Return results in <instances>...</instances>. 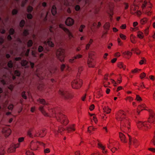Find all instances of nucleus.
<instances>
[{
    "mask_svg": "<svg viewBox=\"0 0 155 155\" xmlns=\"http://www.w3.org/2000/svg\"><path fill=\"white\" fill-rule=\"evenodd\" d=\"M57 109H50L49 111L53 117H55L58 121L64 125H67L68 123V120L66 117L63 114L58 113L55 114Z\"/></svg>",
    "mask_w": 155,
    "mask_h": 155,
    "instance_id": "7ed1b4c3",
    "label": "nucleus"
},
{
    "mask_svg": "<svg viewBox=\"0 0 155 155\" xmlns=\"http://www.w3.org/2000/svg\"><path fill=\"white\" fill-rule=\"evenodd\" d=\"M39 109L44 116L47 117H50V115L48 114L45 111L43 106H40Z\"/></svg>",
    "mask_w": 155,
    "mask_h": 155,
    "instance_id": "2eb2a0df",
    "label": "nucleus"
},
{
    "mask_svg": "<svg viewBox=\"0 0 155 155\" xmlns=\"http://www.w3.org/2000/svg\"><path fill=\"white\" fill-rule=\"evenodd\" d=\"M119 137L123 143H126L127 142V138L122 133L119 132Z\"/></svg>",
    "mask_w": 155,
    "mask_h": 155,
    "instance_id": "ddd939ff",
    "label": "nucleus"
},
{
    "mask_svg": "<svg viewBox=\"0 0 155 155\" xmlns=\"http://www.w3.org/2000/svg\"><path fill=\"white\" fill-rule=\"evenodd\" d=\"M132 51H133L135 53H136L138 55L140 53V51L137 48H135L134 49H132Z\"/></svg>",
    "mask_w": 155,
    "mask_h": 155,
    "instance_id": "7c9ffc66",
    "label": "nucleus"
},
{
    "mask_svg": "<svg viewBox=\"0 0 155 155\" xmlns=\"http://www.w3.org/2000/svg\"><path fill=\"white\" fill-rule=\"evenodd\" d=\"M135 13L138 16L140 15L141 14V12L139 11L136 12Z\"/></svg>",
    "mask_w": 155,
    "mask_h": 155,
    "instance_id": "774afa93",
    "label": "nucleus"
},
{
    "mask_svg": "<svg viewBox=\"0 0 155 155\" xmlns=\"http://www.w3.org/2000/svg\"><path fill=\"white\" fill-rule=\"evenodd\" d=\"M25 20H22L19 23V25L20 27L21 28H23L25 24Z\"/></svg>",
    "mask_w": 155,
    "mask_h": 155,
    "instance_id": "cd10ccee",
    "label": "nucleus"
},
{
    "mask_svg": "<svg viewBox=\"0 0 155 155\" xmlns=\"http://www.w3.org/2000/svg\"><path fill=\"white\" fill-rule=\"evenodd\" d=\"M51 12L53 15H55L57 13L56 8L55 5H53L51 9Z\"/></svg>",
    "mask_w": 155,
    "mask_h": 155,
    "instance_id": "5701e85b",
    "label": "nucleus"
},
{
    "mask_svg": "<svg viewBox=\"0 0 155 155\" xmlns=\"http://www.w3.org/2000/svg\"><path fill=\"white\" fill-rule=\"evenodd\" d=\"M18 10L16 9H14L12 12V14L13 15L17 14L18 13Z\"/></svg>",
    "mask_w": 155,
    "mask_h": 155,
    "instance_id": "79ce46f5",
    "label": "nucleus"
},
{
    "mask_svg": "<svg viewBox=\"0 0 155 155\" xmlns=\"http://www.w3.org/2000/svg\"><path fill=\"white\" fill-rule=\"evenodd\" d=\"M148 29L149 28H147L144 30V32L146 35H147L148 34Z\"/></svg>",
    "mask_w": 155,
    "mask_h": 155,
    "instance_id": "6e6d98bb",
    "label": "nucleus"
},
{
    "mask_svg": "<svg viewBox=\"0 0 155 155\" xmlns=\"http://www.w3.org/2000/svg\"><path fill=\"white\" fill-rule=\"evenodd\" d=\"M24 140V138L23 137H20L18 138V141L19 142H22Z\"/></svg>",
    "mask_w": 155,
    "mask_h": 155,
    "instance_id": "69168bd1",
    "label": "nucleus"
},
{
    "mask_svg": "<svg viewBox=\"0 0 155 155\" xmlns=\"http://www.w3.org/2000/svg\"><path fill=\"white\" fill-rule=\"evenodd\" d=\"M142 59L139 62V63L140 64H143L144 62L146 61L145 59L144 58H142Z\"/></svg>",
    "mask_w": 155,
    "mask_h": 155,
    "instance_id": "603ef678",
    "label": "nucleus"
},
{
    "mask_svg": "<svg viewBox=\"0 0 155 155\" xmlns=\"http://www.w3.org/2000/svg\"><path fill=\"white\" fill-rule=\"evenodd\" d=\"M1 82L2 83V84H3L4 85H7V83L5 81V80L4 79H2L1 81Z\"/></svg>",
    "mask_w": 155,
    "mask_h": 155,
    "instance_id": "052dcab7",
    "label": "nucleus"
},
{
    "mask_svg": "<svg viewBox=\"0 0 155 155\" xmlns=\"http://www.w3.org/2000/svg\"><path fill=\"white\" fill-rule=\"evenodd\" d=\"M117 41L119 45L120 46L122 45V43L121 42V40L119 38H118Z\"/></svg>",
    "mask_w": 155,
    "mask_h": 155,
    "instance_id": "0e129e2a",
    "label": "nucleus"
},
{
    "mask_svg": "<svg viewBox=\"0 0 155 155\" xmlns=\"http://www.w3.org/2000/svg\"><path fill=\"white\" fill-rule=\"evenodd\" d=\"M120 38H121L122 39H123L124 40H125L126 39V36L125 35H124L123 34H120Z\"/></svg>",
    "mask_w": 155,
    "mask_h": 155,
    "instance_id": "09e8293b",
    "label": "nucleus"
},
{
    "mask_svg": "<svg viewBox=\"0 0 155 155\" xmlns=\"http://www.w3.org/2000/svg\"><path fill=\"white\" fill-rule=\"evenodd\" d=\"M43 48L42 46H39L38 47V50L39 52H41L43 51Z\"/></svg>",
    "mask_w": 155,
    "mask_h": 155,
    "instance_id": "37998d69",
    "label": "nucleus"
},
{
    "mask_svg": "<svg viewBox=\"0 0 155 155\" xmlns=\"http://www.w3.org/2000/svg\"><path fill=\"white\" fill-rule=\"evenodd\" d=\"M149 112L150 113V117L147 121H139L137 123L138 127L143 130L150 129L151 127V123L155 122V113L150 110H149Z\"/></svg>",
    "mask_w": 155,
    "mask_h": 155,
    "instance_id": "f03ea898",
    "label": "nucleus"
},
{
    "mask_svg": "<svg viewBox=\"0 0 155 155\" xmlns=\"http://www.w3.org/2000/svg\"><path fill=\"white\" fill-rule=\"evenodd\" d=\"M27 18L28 19H31L32 18V15L30 14H28L27 15Z\"/></svg>",
    "mask_w": 155,
    "mask_h": 155,
    "instance_id": "13d9d810",
    "label": "nucleus"
},
{
    "mask_svg": "<svg viewBox=\"0 0 155 155\" xmlns=\"http://www.w3.org/2000/svg\"><path fill=\"white\" fill-rule=\"evenodd\" d=\"M89 58L88 60L87 64L89 67H94V63L92 61L93 59L91 58V56L89 55Z\"/></svg>",
    "mask_w": 155,
    "mask_h": 155,
    "instance_id": "4468645a",
    "label": "nucleus"
},
{
    "mask_svg": "<svg viewBox=\"0 0 155 155\" xmlns=\"http://www.w3.org/2000/svg\"><path fill=\"white\" fill-rule=\"evenodd\" d=\"M94 128L92 127H88V132L90 133H91V131L93 130H94Z\"/></svg>",
    "mask_w": 155,
    "mask_h": 155,
    "instance_id": "a19ab883",
    "label": "nucleus"
},
{
    "mask_svg": "<svg viewBox=\"0 0 155 155\" xmlns=\"http://www.w3.org/2000/svg\"><path fill=\"white\" fill-rule=\"evenodd\" d=\"M126 100H128L130 101H131L133 100V99L131 97H128L126 98Z\"/></svg>",
    "mask_w": 155,
    "mask_h": 155,
    "instance_id": "e2e57ef3",
    "label": "nucleus"
},
{
    "mask_svg": "<svg viewBox=\"0 0 155 155\" xmlns=\"http://www.w3.org/2000/svg\"><path fill=\"white\" fill-rule=\"evenodd\" d=\"M44 43L46 45H48L51 47H53L54 46V43L51 41V39H48L47 41H45Z\"/></svg>",
    "mask_w": 155,
    "mask_h": 155,
    "instance_id": "a211bd4d",
    "label": "nucleus"
},
{
    "mask_svg": "<svg viewBox=\"0 0 155 155\" xmlns=\"http://www.w3.org/2000/svg\"><path fill=\"white\" fill-rule=\"evenodd\" d=\"M29 34L28 30L27 29H25L24 31L23 34V35L25 36H26Z\"/></svg>",
    "mask_w": 155,
    "mask_h": 155,
    "instance_id": "c756f323",
    "label": "nucleus"
},
{
    "mask_svg": "<svg viewBox=\"0 0 155 155\" xmlns=\"http://www.w3.org/2000/svg\"><path fill=\"white\" fill-rule=\"evenodd\" d=\"M74 124H73L70 127H67V131L69 132L75 130V129L74 128Z\"/></svg>",
    "mask_w": 155,
    "mask_h": 155,
    "instance_id": "4be33fe9",
    "label": "nucleus"
},
{
    "mask_svg": "<svg viewBox=\"0 0 155 155\" xmlns=\"http://www.w3.org/2000/svg\"><path fill=\"white\" fill-rule=\"evenodd\" d=\"M129 140V145L130 146L132 143H133L134 146L136 147L139 145V143L137 142V140L134 138H132L130 136L128 135Z\"/></svg>",
    "mask_w": 155,
    "mask_h": 155,
    "instance_id": "0eeeda50",
    "label": "nucleus"
},
{
    "mask_svg": "<svg viewBox=\"0 0 155 155\" xmlns=\"http://www.w3.org/2000/svg\"><path fill=\"white\" fill-rule=\"evenodd\" d=\"M123 54L124 55H126L127 56L130 57L132 54V53L129 51H126L123 52Z\"/></svg>",
    "mask_w": 155,
    "mask_h": 155,
    "instance_id": "bb28decb",
    "label": "nucleus"
},
{
    "mask_svg": "<svg viewBox=\"0 0 155 155\" xmlns=\"http://www.w3.org/2000/svg\"><path fill=\"white\" fill-rule=\"evenodd\" d=\"M85 27V26L84 25H81L78 28L79 31L80 32H83V29Z\"/></svg>",
    "mask_w": 155,
    "mask_h": 155,
    "instance_id": "c85d7f7f",
    "label": "nucleus"
},
{
    "mask_svg": "<svg viewBox=\"0 0 155 155\" xmlns=\"http://www.w3.org/2000/svg\"><path fill=\"white\" fill-rule=\"evenodd\" d=\"M8 89L12 91L14 88V86L12 84H10L9 85L7 86Z\"/></svg>",
    "mask_w": 155,
    "mask_h": 155,
    "instance_id": "a18cd8bd",
    "label": "nucleus"
},
{
    "mask_svg": "<svg viewBox=\"0 0 155 155\" xmlns=\"http://www.w3.org/2000/svg\"><path fill=\"white\" fill-rule=\"evenodd\" d=\"M4 40L3 38L0 37V44L2 45L4 42Z\"/></svg>",
    "mask_w": 155,
    "mask_h": 155,
    "instance_id": "8fccbe9b",
    "label": "nucleus"
},
{
    "mask_svg": "<svg viewBox=\"0 0 155 155\" xmlns=\"http://www.w3.org/2000/svg\"><path fill=\"white\" fill-rule=\"evenodd\" d=\"M140 70H141L140 69H138L137 68H136L132 71V72L133 73H136V72H138V71H140Z\"/></svg>",
    "mask_w": 155,
    "mask_h": 155,
    "instance_id": "680f3d73",
    "label": "nucleus"
},
{
    "mask_svg": "<svg viewBox=\"0 0 155 155\" xmlns=\"http://www.w3.org/2000/svg\"><path fill=\"white\" fill-rule=\"evenodd\" d=\"M56 55L60 61L62 62L65 57L64 50V49L60 48L56 50Z\"/></svg>",
    "mask_w": 155,
    "mask_h": 155,
    "instance_id": "20e7f679",
    "label": "nucleus"
},
{
    "mask_svg": "<svg viewBox=\"0 0 155 155\" xmlns=\"http://www.w3.org/2000/svg\"><path fill=\"white\" fill-rule=\"evenodd\" d=\"M26 153V155H34L32 152L29 151H27Z\"/></svg>",
    "mask_w": 155,
    "mask_h": 155,
    "instance_id": "864d4df0",
    "label": "nucleus"
},
{
    "mask_svg": "<svg viewBox=\"0 0 155 155\" xmlns=\"http://www.w3.org/2000/svg\"><path fill=\"white\" fill-rule=\"evenodd\" d=\"M110 24L109 23L106 22L105 23L104 26V28L107 31L109 29Z\"/></svg>",
    "mask_w": 155,
    "mask_h": 155,
    "instance_id": "393cba45",
    "label": "nucleus"
},
{
    "mask_svg": "<svg viewBox=\"0 0 155 155\" xmlns=\"http://www.w3.org/2000/svg\"><path fill=\"white\" fill-rule=\"evenodd\" d=\"M3 132L5 134L6 136H8L11 134V130L9 129L5 128L3 129Z\"/></svg>",
    "mask_w": 155,
    "mask_h": 155,
    "instance_id": "f3484780",
    "label": "nucleus"
},
{
    "mask_svg": "<svg viewBox=\"0 0 155 155\" xmlns=\"http://www.w3.org/2000/svg\"><path fill=\"white\" fill-rule=\"evenodd\" d=\"M28 63V62L26 60H23L21 61V64L23 66H27Z\"/></svg>",
    "mask_w": 155,
    "mask_h": 155,
    "instance_id": "a878e982",
    "label": "nucleus"
},
{
    "mask_svg": "<svg viewBox=\"0 0 155 155\" xmlns=\"http://www.w3.org/2000/svg\"><path fill=\"white\" fill-rule=\"evenodd\" d=\"M98 146L102 150V152L106 154L107 152V150L105 149V147L104 146L100 143L98 144Z\"/></svg>",
    "mask_w": 155,
    "mask_h": 155,
    "instance_id": "aec40b11",
    "label": "nucleus"
},
{
    "mask_svg": "<svg viewBox=\"0 0 155 155\" xmlns=\"http://www.w3.org/2000/svg\"><path fill=\"white\" fill-rule=\"evenodd\" d=\"M147 21V19L146 18H144L141 19L140 20V23L141 24L143 25Z\"/></svg>",
    "mask_w": 155,
    "mask_h": 155,
    "instance_id": "4c0bfd02",
    "label": "nucleus"
},
{
    "mask_svg": "<svg viewBox=\"0 0 155 155\" xmlns=\"http://www.w3.org/2000/svg\"><path fill=\"white\" fill-rule=\"evenodd\" d=\"M82 84V80L77 79L74 80L72 83V86L73 88L78 89L80 88Z\"/></svg>",
    "mask_w": 155,
    "mask_h": 155,
    "instance_id": "39448f33",
    "label": "nucleus"
},
{
    "mask_svg": "<svg viewBox=\"0 0 155 155\" xmlns=\"http://www.w3.org/2000/svg\"><path fill=\"white\" fill-rule=\"evenodd\" d=\"M19 144H14L12 145L8 150V152H13L15 151V149L19 146Z\"/></svg>",
    "mask_w": 155,
    "mask_h": 155,
    "instance_id": "1a4fd4ad",
    "label": "nucleus"
},
{
    "mask_svg": "<svg viewBox=\"0 0 155 155\" xmlns=\"http://www.w3.org/2000/svg\"><path fill=\"white\" fill-rule=\"evenodd\" d=\"M143 109L146 110L145 109V106L144 104H142L141 105H140L138 107V110L137 111V113L138 114H139L140 113V112L139 111V110H142Z\"/></svg>",
    "mask_w": 155,
    "mask_h": 155,
    "instance_id": "412c9836",
    "label": "nucleus"
},
{
    "mask_svg": "<svg viewBox=\"0 0 155 155\" xmlns=\"http://www.w3.org/2000/svg\"><path fill=\"white\" fill-rule=\"evenodd\" d=\"M66 24L69 26L72 25L74 23V20L70 17H68L65 21Z\"/></svg>",
    "mask_w": 155,
    "mask_h": 155,
    "instance_id": "6e6552de",
    "label": "nucleus"
},
{
    "mask_svg": "<svg viewBox=\"0 0 155 155\" xmlns=\"http://www.w3.org/2000/svg\"><path fill=\"white\" fill-rule=\"evenodd\" d=\"M82 55L81 54H78L77 55L72 57L69 60V62L71 63H73L75 62L76 61V60L82 57Z\"/></svg>",
    "mask_w": 155,
    "mask_h": 155,
    "instance_id": "9b49d317",
    "label": "nucleus"
},
{
    "mask_svg": "<svg viewBox=\"0 0 155 155\" xmlns=\"http://www.w3.org/2000/svg\"><path fill=\"white\" fill-rule=\"evenodd\" d=\"M59 27L60 28L62 29L67 34L69 35H71V33L69 30L65 27V25H64L60 24L59 25Z\"/></svg>",
    "mask_w": 155,
    "mask_h": 155,
    "instance_id": "f8f14e48",
    "label": "nucleus"
},
{
    "mask_svg": "<svg viewBox=\"0 0 155 155\" xmlns=\"http://www.w3.org/2000/svg\"><path fill=\"white\" fill-rule=\"evenodd\" d=\"M75 9L76 11H79L80 9V7L78 5H76L75 7Z\"/></svg>",
    "mask_w": 155,
    "mask_h": 155,
    "instance_id": "de8ad7c7",
    "label": "nucleus"
},
{
    "mask_svg": "<svg viewBox=\"0 0 155 155\" xmlns=\"http://www.w3.org/2000/svg\"><path fill=\"white\" fill-rule=\"evenodd\" d=\"M118 67L120 68H122L123 69H125V66H124L123 64L122 63H120L118 65Z\"/></svg>",
    "mask_w": 155,
    "mask_h": 155,
    "instance_id": "e433bc0d",
    "label": "nucleus"
},
{
    "mask_svg": "<svg viewBox=\"0 0 155 155\" xmlns=\"http://www.w3.org/2000/svg\"><path fill=\"white\" fill-rule=\"evenodd\" d=\"M15 32L14 29L12 28H11L10 29L9 31V35H8L7 36V39L9 41H11L12 39V38L11 35H13Z\"/></svg>",
    "mask_w": 155,
    "mask_h": 155,
    "instance_id": "dca6fc26",
    "label": "nucleus"
},
{
    "mask_svg": "<svg viewBox=\"0 0 155 155\" xmlns=\"http://www.w3.org/2000/svg\"><path fill=\"white\" fill-rule=\"evenodd\" d=\"M14 74L17 76H20V72L17 70H15L14 71Z\"/></svg>",
    "mask_w": 155,
    "mask_h": 155,
    "instance_id": "c9c22d12",
    "label": "nucleus"
},
{
    "mask_svg": "<svg viewBox=\"0 0 155 155\" xmlns=\"http://www.w3.org/2000/svg\"><path fill=\"white\" fill-rule=\"evenodd\" d=\"M4 149L3 148L0 149V155H4Z\"/></svg>",
    "mask_w": 155,
    "mask_h": 155,
    "instance_id": "c03bdc74",
    "label": "nucleus"
},
{
    "mask_svg": "<svg viewBox=\"0 0 155 155\" xmlns=\"http://www.w3.org/2000/svg\"><path fill=\"white\" fill-rule=\"evenodd\" d=\"M37 101L38 103L41 104L43 105H47L48 104V103H47L44 99L39 98L37 100Z\"/></svg>",
    "mask_w": 155,
    "mask_h": 155,
    "instance_id": "6ab92c4d",
    "label": "nucleus"
},
{
    "mask_svg": "<svg viewBox=\"0 0 155 155\" xmlns=\"http://www.w3.org/2000/svg\"><path fill=\"white\" fill-rule=\"evenodd\" d=\"M27 135L30 137H32V135L31 133V130H29L27 132Z\"/></svg>",
    "mask_w": 155,
    "mask_h": 155,
    "instance_id": "4d7b16f0",
    "label": "nucleus"
},
{
    "mask_svg": "<svg viewBox=\"0 0 155 155\" xmlns=\"http://www.w3.org/2000/svg\"><path fill=\"white\" fill-rule=\"evenodd\" d=\"M46 134V132L45 130H40L38 132H36L35 136H39L40 137H44Z\"/></svg>",
    "mask_w": 155,
    "mask_h": 155,
    "instance_id": "9d476101",
    "label": "nucleus"
},
{
    "mask_svg": "<svg viewBox=\"0 0 155 155\" xmlns=\"http://www.w3.org/2000/svg\"><path fill=\"white\" fill-rule=\"evenodd\" d=\"M146 76V74L144 73H141L140 76V77L141 79H143Z\"/></svg>",
    "mask_w": 155,
    "mask_h": 155,
    "instance_id": "3c124183",
    "label": "nucleus"
},
{
    "mask_svg": "<svg viewBox=\"0 0 155 155\" xmlns=\"http://www.w3.org/2000/svg\"><path fill=\"white\" fill-rule=\"evenodd\" d=\"M36 143H34L33 142H32L31 143V149L36 150V147H34V146L35 145Z\"/></svg>",
    "mask_w": 155,
    "mask_h": 155,
    "instance_id": "72a5a7b5",
    "label": "nucleus"
},
{
    "mask_svg": "<svg viewBox=\"0 0 155 155\" xmlns=\"http://www.w3.org/2000/svg\"><path fill=\"white\" fill-rule=\"evenodd\" d=\"M33 10V8L30 6H28L27 9V11L29 13L31 12Z\"/></svg>",
    "mask_w": 155,
    "mask_h": 155,
    "instance_id": "f704fd0d",
    "label": "nucleus"
},
{
    "mask_svg": "<svg viewBox=\"0 0 155 155\" xmlns=\"http://www.w3.org/2000/svg\"><path fill=\"white\" fill-rule=\"evenodd\" d=\"M8 66L9 68H12L13 67V64L12 61H10L8 63Z\"/></svg>",
    "mask_w": 155,
    "mask_h": 155,
    "instance_id": "2f4dec72",
    "label": "nucleus"
},
{
    "mask_svg": "<svg viewBox=\"0 0 155 155\" xmlns=\"http://www.w3.org/2000/svg\"><path fill=\"white\" fill-rule=\"evenodd\" d=\"M116 119L120 121V129L122 131L124 130L129 131L130 129V120L126 117V115L124 111L120 110L116 115Z\"/></svg>",
    "mask_w": 155,
    "mask_h": 155,
    "instance_id": "f257e3e1",
    "label": "nucleus"
},
{
    "mask_svg": "<svg viewBox=\"0 0 155 155\" xmlns=\"http://www.w3.org/2000/svg\"><path fill=\"white\" fill-rule=\"evenodd\" d=\"M111 109H110L107 108L104 110V112L107 114H109L110 112Z\"/></svg>",
    "mask_w": 155,
    "mask_h": 155,
    "instance_id": "49530a36",
    "label": "nucleus"
},
{
    "mask_svg": "<svg viewBox=\"0 0 155 155\" xmlns=\"http://www.w3.org/2000/svg\"><path fill=\"white\" fill-rule=\"evenodd\" d=\"M137 36L140 39H142L143 38V33L140 31H138L137 33Z\"/></svg>",
    "mask_w": 155,
    "mask_h": 155,
    "instance_id": "b1692460",
    "label": "nucleus"
},
{
    "mask_svg": "<svg viewBox=\"0 0 155 155\" xmlns=\"http://www.w3.org/2000/svg\"><path fill=\"white\" fill-rule=\"evenodd\" d=\"M145 14H147L148 16H150V15L151 14V12L149 11L146 10L144 12Z\"/></svg>",
    "mask_w": 155,
    "mask_h": 155,
    "instance_id": "5fc2aeb1",
    "label": "nucleus"
},
{
    "mask_svg": "<svg viewBox=\"0 0 155 155\" xmlns=\"http://www.w3.org/2000/svg\"><path fill=\"white\" fill-rule=\"evenodd\" d=\"M33 44V41L32 40H29L27 43V45L28 47H31Z\"/></svg>",
    "mask_w": 155,
    "mask_h": 155,
    "instance_id": "473e14b6",
    "label": "nucleus"
},
{
    "mask_svg": "<svg viewBox=\"0 0 155 155\" xmlns=\"http://www.w3.org/2000/svg\"><path fill=\"white\" fill-rule=\"evenodd\" d=\"M25 93V91H23V92H22L21 95L22 97L24 99H27V97L26 96Z\"/></svg>",
    "mask_w": 155,
    "mask_h": 155,
    "instance_id": "ea45409f",
    "label": "nucleus"
},
{
    "mask_svg": "<svg viewBox=\"0 0 155 155\" xmlns=\"http://www.w3.org/2000/svg\"><path fill=\"white\" fill-rule=\"evenodd\" d=\"M59 94L65 99L71 98V94L65 91L60 90L59 91Z\"/></svg>",
    "mask_w": 155,
    "mask_h": 155,
    "instance_id": "423d86ee",
    "label": "nucleus"
},
{
    "mask_svg": "<svg viewBox=\"0 0 155 155\" xmlns=\"http://www.w3.org/2000/svg\"><path fill=\"white\" fill-rule=\"evenodd\" d=\"M94 105L93 104H92V105H91L90 108H89V109L90 110H93L94 109Z\"/></svg>",
    "mask_w": 155,
    "mask_h": 155,
    "instance_id": "338daca9",
    "label": "nucleus"
},
{
    "mask_svg": "<svg viewBox=\"0 0 155 155\" xmlns=\"http://www.w3.org/2000/svg\"><path fill=\"white\" fill-rule=\"evenodd\" d=\"M13 105L12 104H10L8 107V108L9 110H12L13 109Z\"/></svg>",
    "mask_w": 155,
    "mask_h": 155,
    "instance_id": "bf43d9fd",
    "label": "nucleus"
},
{
    "mask_svg": "<svg viewBox=\"0 0 155 155\" xmlns=\"http://www.w3.org/2000/svg\"><path fill=\"white\" fill-rule=\"evenodd\" d=\"M136 100L138 101H141L142 100L141 98L138 95H136Z\"/></svg>",
    "mask_w": 155,
    "mask_h": 155,
    "instance_id": "58836bf2",
    "label": "nucleus"
}]
</instances>
